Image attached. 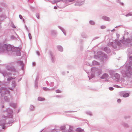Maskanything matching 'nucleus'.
<instances>
[{
    "instance_id": "obj_1",
    "label": "nucleus",
    "mask_w": 132,
    "mask_h": 132,
    "mask_svg": "<svg viewBox=\"0 0 132 132\" xmlns=\"http://www.w3.org/2000/svg\"><path fill=\"white\" fill-rule=\"evenodd\" d=\"M108 75L107 74H104L102 76L101 78L102 79H104L107 77H108Z\"/></svg>"
},
{
    "instance_id": "obj_2",
    "label": "nucleus",
    "mask_w": 132,
    "mask_h": 132,
    "mask_svg": "<svg viewBox=\"0 0 132 132\" xmlns=\"http://www.w3.org/2000/svg\"><path fill=\"white\" fill-rule=\"evenodd\" d=\"M38 100L40 101H43L45 100V98H44L39 97L38 98Z\"/></svg>"
},
{
    "instance_id": "obj_3",
    "label": "nucleus",
    "mask_w": 132,
    "mask_h": 132,
    "mask_svg": "<svg viewBox=\"0 0 132 132\" xmlns=\"http://www.w3.org/2000/svg\"><path fill=\"white\" fill-rule=\"evenodd\" d=\"M10 47L9 46H8L6 45H4L3 46V48L6 50H7L8 48H9Z\"/></svg>"
},
{
    "instance_id": "obj_4",
    "label": "nucleus",
    "mask_w": 132,
    "mask_h": 132,
    "mask_svg": "<svg viewBox=\"0 0 132 132\" xmlns=\"http://www.w3.org/2000/svg\"><path fill=\"white\" fill-rule=\"evenodd\" d=\"M76 131L79 132H82L83 131V130L80 128H77L76 129Z\"/></svg>"
},
{
    "instance_id": "obj_5",
    "label": "nucleus",
    "mask_w": 132,
    "mask_h": 132,
    "mask_svg": "<svg viewBox=\"0 0 132 132\" xmlns=\"http://www.w3.org/2000/svg\"><path fill=\"white\" fill-rule=\"evenodd\" d=\"M129 95L128 93H127L124 94L123 96L124 97H127L129 96Z\"/></svg>"
},
{
    "instance_id": "obj_6",
    "label": "nucleus",
    "mask_w": 132,
    "mask_h": 132,
    "mask_svg": "<svg viewBox=\"0 0 132 132\" xmlns=\"http://www.w3.org/2000/svg\"><path fill=\"white\" fill-rule=\"evenodd\" d=\"M104 19L106 20L109 21V18L107 17H105L104 18Z\"/></svg>"
},
{
    "instance_id": "obj_7",
    "label": "nucleus",
    "mask_w": 132,
    "mask_h": 132,
    "mask_svg": "<svg viewBox=\"0 0 132 132\" xmlns=\"http://www.w3.org/2000/svg\"><path fill=\"white\" fill-rule=\"evenodd\" d=\"M29 37L30 39H32V37L31 36V35L30 34H28Z\"/></svg>"
},
{
    "instance_id": "obj_8",
    "label": "nucleus",
    "mask_w": 132,
    "mask_h": 132,
    "mask_svg": "<svg viewBox=\"0 0 132 132\" xmlns=\"http://www.w3.org/2000/svg\"><path fill=\"white\" fill-rule=\"evenodd\" d=\"M90 23L92 25H93L94 24V22L93 21H90Z\"/></svg>"
},
{
    "instance_id": "obj_9",
    "label": "nucleus",
    "mask_w": 132,
    "mask_h": 132,
    "mask_svg": "<svg viewBox=\"0 0 132 132\" xmlns=\"http://www.w3.org/2000/svg\"><path fill=\"white\" fill-rule=\"evenodd\" d=\"M37 17L39 19V14H37L36 15Z\"/></svg>"
},
{
    "instance_id": "obj_10",
    "label": "nucleus",
    "mask_w": 132,
    "mask_h": 132,
    "mask_svg": "<svg viewBox=\"0 0 132 132\" xmlns=\"http://www.w3.org/2000/svg\"><path fill=\"white\" fill-rule=\"evenodd\" d=\"M109 89L111 90H113V88L112 87H110Z\"/></svg>"
},
{
    "instance_id": "obj_11",
    "label": "nucleus",
    "mask_w": 132,
    "mask_h": 132,
    "mask_svg": "<svg viewBox=\"0 0 132 132\" xmlns=\"http://www.w3.org/2000/svg\"><path fill=\"white\" fill-rule=\"evenodd\" d=\"M117 101L118 102L120 103L121 102V100L120 99H119Z\"/></svg>"
},
{
    "instance_id": "obj_12",
    "label": "nucleus",
    "mask_w": 132,
    "mask_h": 132,
    "mask_svg": "<svg viewBox=\"0 0 132 132\" xmlns=\"http://www.w3.org/2000/svg\"><path fill=\"white\" fill-rule=\"evenodd\" d=\"M101 27L102 29H104L105 28V27L103 26H102Z\"/></svg>"
},
{
    "instance_id": "obj_13",
    "label": "nucleus",
    "mask_w": 132,
    "mask_h": 132,
    "mask_svg": "<svg viewBox=\"0 0 132 132\" xmlns=\"http://www.w3.org/2000/svg\"><path fill=\"white\" fill-rule=\"evenodd\" d=\"M56 92L57 93H60V91L59 90H57L56 91Z\"/></svg>"
},
{
    "instance_id": "obj_14",
    "label": "nucleus",
    "mask_w": 132,
    "mask_h": 132,
    "mask_svg": "<svg viewBox=\"0 0 132 132\" xmlns=\"http://www.w3.org/2000/svg\"><path fill=\"white\" fill-rule=\"evenodd\" d=\"M19 17L21 19H22V16L21 15H19Z\"/></svg>"
},
{
    "instance_id": "obj_15",
    "label": "nucleus",
    "mask_w": 132,
    "mask_h": 132,
    "mask_svg": "<svg viewBox=\"0 0 132 132\" xmlns=\"http://www.w3.org/2000/svg\"><path fill=\"white\" fill-rule=\"evenodd\" d=\"M54 8L55 9H57V7L56 6H54Z\"/></svg>"
},
{
    "instance_id": "obj_16",
    "label": "nucleus",
    "mask_w": 132,
    "mask_h": 132,
    "mask_svg": "<svg viewBox=\"0 0 132 132\" xmlns=\"http://www.w3.org/2000/svg\"><path fill=\"white\" fill-rule=\"evenodd\" d=\"M117 76H118V78H117V79H119L120 78V77H119V75H117Z\"/></svg>"
},
{
    "instance_id": "obj_17",
    "label": "nucleus",
    "mask_w": 132,
    "mask_h": 132,
    "mask_svg": "<svg viewBox=\"0 0 132 132\" xmlns=\"http://www.w3.org/2000/svg\"><path fill=\"white\" fill-rule=\"evenodd\" d=\"M2 128L3 129H4V127L3 126Z\"/></svg>"
},
{
    "instance_id": "obj_18",
    "label": "nucleus",
    "mask_w": 132,
    "mask_h": 132,
    "mask_svg": "<svg viewBox=\"0 0 132 132\" xmlns=\"http://www.w3.org/2000/svg\"><path fill=\"white\" fill-rule=\"evenodd\" d=\"M123 94V93H121V94Z\"/></svg>"
}]
</instances>
